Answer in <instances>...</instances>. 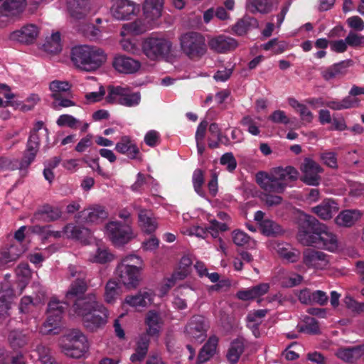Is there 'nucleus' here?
I'll return each instance as SVG.
<instances>
[{
	"label": "nucleus",
	"mask_w": 364,
	"mask_h": 364,
	"mask_svg": "<svg viewBox=\"0 0 364 364\" xmlns=\"http://www.w3.org/2000/svg\"><path fill=\"white\" fill-rule=\"evenodd\" d=\"M66 97L67 96H60L58 97V100H53L51 103V107L55 110H59L61 107L75 106V103Z\"/></svg>",
	"instance_id": "nucleus-58"
},
{
	"label": "nucleus",
	"mask_w": 364,
	"mask_h": 364,
	"mask_svg": "<svg viewBox=\"0 0 364 364\" xmlns=\"http://www.w3.org/2000/svg\"><path fill=\"white\" fill-rule=\"evenodd\" d=\"M241 124L243 126H247L248 127L247 131L252 135H258L260 132L258 127L250 116L244 117L241 120Z\"/></svg>",
	"instance_id": "nucleus-62"
},
{
	"label": "nucleus",
	"mask_w": 364,
	"mask_h": 364,
	"mask_svg": "<svg viewBox=\"0 0 364 364\" xmlns=\"http://www.w3.org/2000/svg\"><path fill=\"white\" fill-rule=\"evenodd\" d=\"M112 65L119 73L132 74L136 73L140 69L141 63L125 55H119L114 58Z\"/></svg>",
	"instance_id": "nucleus-19"
},
{
	"label": "nucleus",
	"mask_w": 364,
	"mask_h": 364,
	"mask_svg": "<svg viewBox=\"0 0 364 364\" xmlns=\"http://www.w3.org/2000/svg\"><path fill=\"white\" fill-rule=\"evenodd\" d=\"M141 48L144 54L151 60H167L171 52L172 43L165 38L151 36L144 40Z\"/></svg>",
	"instance_id": "nucleus-6"
},
{
	"label": "nucleus",
	"mask_w": 364,
	"mask_h": 364,
	"mask_svg": "<svg viewBox=\"0 0 364 364\" xmlns=\"http://www.w3.org/2000/svg\"><path fill=\"white\" fill-rule=\"evenodd\" d=\"M259 225L262 234L268 237H277L284 232L281 225L272 220L265 219Z\"/></svg>",
	"instance_id": "nucleus-38"
},
{
	"label": "nucleus",
	"mask_w": 364,
	"mask_h": 364,
	"mask_svg": "<svg viewBox=\"0 0 364 364\" xmlns=\"http://www.w3.org/2000/svg\"><path fill=\"white\" fill-rule=\"evenodd\" d=\"M32 330L14 329L8 335V341L10 346L14 350H18L26 346L31 341Z\"/></svg>",
	"instance_id": "nucleus-21"
},
{
	"label": "nucleus",
	"mask_w": 364,
	"mask_h": 364,
	"mask_svg": "<svg viewBox=\"0 0 364 364\" xmlns=\"http://www.w3.org/2000/svg\"><path fill=\"white\" fill-rule=\"evenodd\" d=\"M210 48L218 53H223L235 50L238 46L237 41L226 36H218L208 42Z\"/></svg>",
	"instance_id": "nucleus-18"
},
{
	"label": "nucleus",
	"mask_w": 364,
	"mask_h": 364,
	"mask_svg": "<svg viewBox=\"0 0 364 364\" xmlns=\"http://www.w3.org/2000/svg\"><path fill=\"white\" fill-rule=\"evenodd\" d=\"M38 33V27L36 25L30 24L12 32L10 34V39L21 43L30 44L36 40Z\"/></svg>",
	"instance_id": "nucleus-20"
},
{
	"label": "nucleus",
	"mask_w": 364,
	"mask_h": 364,
	"mask_svg": "<svg viewBox=\"0 0 364 364\" xmlns=\"http://www.w3.org/2000/svg\"><path fill=\"white\" fill-rule=\"evenodd\" d=\"M232 240L237 246H243L247 248L253 249L255 247L256 242L248 236L245 232L235 230L232 232Z\"/></svg>",
	"instance_id": "nucleus-44"
},
{
	"label": "nucleus",
	"mask_w": 364,
	"mask_h": 364,
	"mask_svg": "<svg viewBox=\"0 0 364 364\" xmlns=\"http://www.w3.org/2000/svg\"><path fill=\"white\" fill-rule=\"evenodd\" d=\"M300 169L303 173L301 181L309 186H318L321 181L319 173H322L323 169L315 161L310 158H305L300 166Z\"/></svg>",
	"instance_id": "nucleus-9"
},
{
	"label": "nucleus",
	"mask_w": 364,
	"mask_h": 364,
	"mask_svg": "<svg viewBox=\"0 0 364 364\" xmlns=\"http://www.w3.org/2000/svg\"><path fill=\"white\" fill-rule=\"evenodd\" d=\"M112 258V255L109 254L106 250L98 248L93 257L92 261L100 264H105L110 261Z\"/></svg>",
	"instance_id": "nucleus-60"
},
{
	"label": "nucleus",
	"mask_w": 364,
	"mask_h": 364,
	"mask_svg": "<svg viewBox=\"0 0 364 364\" xmlns=\"http://www.w3.org/2000/svg\"><path fill=\"white\" fill-rule=\"evenodd\" d=\"M346 41L351 47H364V36H359L353 31H350Z\"/></svg>",
	"instance_id": "nucleus-54"
},
{
	"label": "nucleus",
	"mask_w": 364,
	"mask_h": 364,
	"mask_svg": "<svg viewBox=\"0 0 364 364\" xmlns=\"http://www.w3.org/2000/svg\"><path fill=\"white\" fill-rule=\"evenodd\" d=\"M139 225L147 232L152 233L157 228V223L153 213L150 210L141 209L138 213Z\"/></svg>",
	"instance_id": "nucleus-31"
},
{
	"label": "nucleus",
	"mask_w": 364,
	"mask_h": 364,
	"mask_svg": "<svg viewBox=\"0 0 364 364\" xmlns=\"http://www.w3.org/2000/svg\"><path fill=\"white\" fill-rule=\"evenodd\" d=\"M296 238L304 246H314L334 252L338 248V239L323 223L315 217L306 215L299 226Z\"/></svg>",
	"instance_id": "nucleus-1"
},
{
	"label": "nucleus",
	"mask_w": 364,
	"mask_h": 364,
	"mask_svg": "<svg viewBox=\"0 0 364 364\" xmlns=\"http://www.w3.org/2000/svg\"><path fill=\"white\" fill-rule=\"evenodd\" d=\"M36 155L34 153L23 152V155L20 161H18V168L21 171H26L30 165L33 162Z\"/></svg>",
	"instance_id": "nucleus-52"
},
{
	"label": "nucleus",
	"mask_w": 364,
	"mask_h": 364,
	"mask_svg": "<svg viewBox=\"0 0 364 364\" xmlns=\"http://www.w3.org/2000/svg\"><path fill=\"white\" fill-rule=\"evenodd\" d=\"M164 0H145L143 11L145 17L151 21L156 20L161 16Z\"/></svg>",
	"instance_id": "nucleus-29"
},
{
	"label": "nucleus",
	"mask_w": 364,
	"mask_h": 364,
	"mask_svg": "<svg viewBox=\"0 0 364 364\" xmlns=\"http://www.w3.org/2000/svg\"><path fill=\"white\" fill-rule=\"evenodd\" d=\"M272 0H249L247 4V8L252 14H267L272 11Z\"/></svg>",
	"instance_id": "nucleus-37"
},
{
	"label": "nucleus",
	"mask_w": 364,
	"mask_h": 364,
	"mask_svg": "<svg viewBox=\"0 0 364 364\" xmlns=\"http://www.w3.org/2000/svg\"><path fill=\"white\" fill-rule=\"evenodd\" d=\"M319 158L326 166L333 168H336L338 167L337 158L334 152L326 151L321 153L319 155Z\"/></svg>",
	"instance_id": "nucleus-53"
},
{
	"label": "nucleus",
	"mask_w": 364,
	"mask_h": 364,
	"mask_svg": "<svg viewBox=\"0 0 364 364\" xmlns=\"http://www.w3.org/2000/svg\"><path fill=\"white\" fill-rule=\"evenodd\" d=\"M245 349L244 341L240 338L234 340L228 349L227 353L228 360L232 364H235L239 360V358Z\"/></svg>",
	"instance_id": "nucleus-36"
},
{
	"label": "nucleus",
	"mask_w": 364,
	"mask_h": 364,
	"mask_svg": "<svg viewBox=\"0 0 364 364\" xmlns=\"http://www.w3.org/2000/svg\"><path fill=\"white\" fill-rule=\"evenodd\" d=\"M338 210V204L334 200L328 198L323 200L321 204L312 208V212L324 220L332 218Z\"/></svg>",
	"instance_id": "nucleus-22"
},
{
	"label": "nucleus",
	"mask_w": 364,
	"mask_h": 364,
	"mask_svg": "<svg viewBox=\"0 0 364 364\" xmlns=\"http://www.w3.org/2000/svg\"><path fill=\"white\" fill-rule=\"evenodd\" d=\"M88 282L89 280L87 278H79L75 279L71 283L65 298V303L67 306L71 305L73 301L83 297L88 289Z\"/></svg>",
	"instance_id": "nucleus-16"
},
{
	"label": "nucleus",
	"mask_w": 364,
	"mask_h": 364,
	"mask_svg": "<svg viewBox=\"0 0 364 364\" xmlns=\"http://www.w3.org/2000/svg\"><path fill=\"white\" fill-rule=\"evenodd\" d=\"M44 50L50 53H58L61 50L60 33L56 32L48 38L43 44Z\"/></svg>",
	"instance_id": "nucleus-46"
},
{
	"label": "nucleus",
	"mask_w": 364,
	"mask_h": 364,
	"mask_svg": "<svg viewBox=\"0 0 364 364\" xmlns=\"http://www.w3.org/2000/svg\"><path fill=\"white\" fill-rule=\"evenodd\" d=\"M257 23V20L255 18L250 16H245L240 19L233 26L232 31L237 36L245 35L252 26Z\"/></svg>",
	"instance_id": "nucleus-42"
},
{
	"label": "nucleus",
	"mask_w": 364,
	"mask_h": 364,
	"mask_svg": "<svg viewBox=\"0 0 364 364\" xmlns=\"http://www.w3.org/2000/svg\"><path fill=\"white\" fill-rule=\"evenodd\" d=\"M299 172L293 166L277 167L269 173L259 171L256 176V182L260 188L267 193H282L288 184L298 178Z\"/></svg>",
	"instance_id": "nucleus-2"
},
{
	"label": "nucleus",
	"mask_w": 364,
	"mask_h": 364,
	"mask_svg": "<svg viewBox=\"0 0 364 364\" xmlns=\"http://www.w3.org/2000/svg\"><path fill=\"white\" fill-rule=\"evenodd\" d=\"M63 232L68 238L75 239L81 242L88 240L92 235L91 231L83 226L68 223L63 228Z\"/></svg>",
	"instance_id": "nucleus-24"
},
{
	"label": "nucleus",
	"mask_w": 364,
	"mask_h": 364,
	"mask_svg": "<svg viewBox=\"0 0 364 364\" xmlns=\"http://www.w3.org/2000/svg\"><path fill=\"white\" fill-rule=\"evenodd\" d=\"M71 60L77 68L90 72L100 67L105 61L106 55L100 48L83 45L72 48Z\"/></svg>",
	"instance_id": "nucleus-3"
},
{
	"label": "nucleus",
	"mask_w": 364,
	"mask_h": 364,
	"mask_svg": "<svg viewBox=\"0 0 364 364\" xmlns=\"http://www.w3.org/2000/svg\"><path fill=\"white\" fill-rule=\"evenodd\" d=\"M67 6L70 16L77 19L83 18L90 9L88 0H67Z\"/></svg>",
	"instance_id": "nucleus-25"
},
{
	"label": "nucleus",
	"mask_w": 364,
	"mask_h": 364,
	"mask_svg": "<svg viewBox=\"0 0 364 364\" xmlns=\"http://www.w3.org/2000/svg\"><path fill=\"white\" fill-rule=\"evenodd\" d=\"M144 323L146 326V333L144 334L149 336H159V333L164 325V320L161 314L156 310H149L144 319Z\"/></svg>",
	"instance_id": "nucleus-17"
},
{
	"label": "nucleus",
	"mask_w": 364,
	"mask_h": 364,
	"mask_svg": "<svg viewBox=\"0 0 364 364\" xmlns=\"http://www.w3.org/2000/svg\"><path fill=\"white\" fill-rule=\"evenodd\" d=\"M269 119L274 123H279L287 124L289 123V119L285 114V112L282 110L274 111L269 117Z\"/></svg>",
	"instance_id": "nucleus-64"
},
{
	"label": "nucleus",
	"mask_w": 364,
	"mask_h": 364,
	"mask_svg": "<svg viewBox=\"0 0 364 364\" xmlns=\"http://www.w3.org/2000/svg\"><path fill=\"white\" fill-rule=\"evenodd\" d=\"M21 255V251L14 252V246L11 245L7 251H4L1 253L0 263L6 264L9 262L15 261Z\"/></svg>",
	"instance_id": "nucleus-50"
},
{
	"label": "nucleus",
	"mask_w": 364,
	"mask_h": 364,
	"mask_svg": "<svg viewBox=\"0 0 364 364\" xmlns=\"http://www.w3.org/2000/svg\"><path fill=\"white\" fill-rule=\"evenodd\" d=\"M180 46L183 53L190 59H200L207 52L205 40L198 32H187L180 37Z\"/></svg>",
	"instance_id": "nucleus-5"
},
{
	"label": "nucleus",
	"mask_w": 364,
	"mask_h": 364,
	"mask_svg": "<svg viewBox=\"0 0 364 364\" xmlns=\"http://www.w3.org/2000/svg\"><path fill=\"white\" fill-rule=\"evenodd\" d=\"M14 299L13 291L11 289L0 290V314L7 315L11 307Z\"/></svg>",
	"instance_id": "nucleus-43"
},
{
	"label": "nucleus",
	"mask_w": 364,
	"mask_h": 364,
	"mask_svg": "<svg viewBox=\"0 0 364 364\" xmlns=\"http://www.w3.org/2000/svg\"><path fill=\"white\" fill-rule=\"evenodd\" d=\"M120 294L119 284L115 280H109L105 286V300L107 303H113Z\"/></svg>",
	"instance_id": "nucleus-45"
},
{
	"label": "nucleus",
	"mask_w": 364,
	"mask_h": 364,
	"mask_svg": "<svg viewBox=\"0 0 364 364\" xmlns=\"http://www.w3.org/2000/svg\"><path fill=\"white\" fill-rule=\"evenodd\" d=\"M107 234L115 246L128 243L133 237V232L129 223L111 221L106 225Z\"/></svg>",
	"instance_id": "nucleus-8"
},
{
	"label": "nucleus",
	"mask_w": 364,
	"mask_h": 364,
	"mask_svg": "<svg viewBox=\"0 0 364 364\" xmlns=\"http://www.w3.org/2000/svg\"><path fill=\"white\" fill-rule=\"evenodd\" d=\"M153 296L151 291L141 290L136 295L127 296L125 302L134 307H145L151 303Z\"/></svg>",
	"instance_id": "nucleus-30"
},
{
	"label": "nucleus",
	"mask_w": 364,
	"mask_h": 364,
	"mask_svg": "<svg viewBox=\"0 0 364 364\" xmlns=\"http://www.w3.org/2000/svg\"><path fill=\"white\" fill-rule=\"evenodd\" d=\"M269 288L267 283H261L250 289H242L237 292V297L242 301L255 299L265 294Z\"/></svg>",
	"instance_id": "nucleus-27"
},
{
	"label": "nucleus",
	"mask_w": 364,
	"mask_h": 364,
	"mask_svg": "<svg viewBox=\"0 0 364 364\" xmlns=\"http://www.w3.org/2000/svg\"><path fill=\"white\" fill-rule=\"evenodd\" d=\"M303 263L309 268L321 269L328 265V258L321 251L308 248L303 252Z\"/></svg>",
	"instance_id": "nucleus-14"
},
{
	"label": "nucleus",
	"mask_w": 364,
	"mask_h": 364,
	"mask_svg": "<svg viewBox=\"0 0 364 364\" xmlns=\"http://www.w3.org/2000/svg\"><path fill=\"white\" fill-rule=\"evenodd\" d=\"M208 131L210 136L208 138V145L210 149H217L223 141V134L217 123H211Z\"/></svg>",
	"instance_id": "nucleus-41"
},
{
	"label": "nucleus",
	"mask_w": 364,
	"mask_h": 364,
	"mask_svg": "<svg viewBox=\"0 0 364 364\" xmlns=\"http://www.w3.org/2000/svg\"><path fill=\"white\" fill-rule=\"evenodd\" d=\"M115 150L122 154H126L131 159H139V149L128 136L121 137L116 144Z\"/></svg>",
	"instance_id": "nucleus-23"
},
{
	"label": "nucleus",
	"mask_w": 364,
	"mask_h": 364,
	"mask_svg": "<svg viewBox=\"0 0 364 364\" xmlns=\"http://www.w3.org/2000/svg\"><path fill=\"white\" fill-rule=\"evenodd\" d=\"M352 60H346L335 63L322 72V77L326 80L343 76L347 73V69L352 65Z\"/></svg>",
	"instance_id": "nucleus-26"
},
{
	"label": "nucleus",
	"mask_w": 364,
	"mask_h": 364,
	"mask_svg": "<svg viewBox=\"0 0 364 364\" xmlns=\"http://www.w3.org/2000/svg\"><path fill=\"white\" fill-rule=\"evenodd\" d=\"M71 87L68 81L53 80L49 85L50 96L53 100H58L60 96H70Z\"/></svg>",
	"instance_id": "nucleus-35"
},
{
	"label": "nucleus",
	"mask_w": 364,
	"mask_h": 364,
	"mask_svg": "<svg viewBox=\"0 0 364 364\" xmlns=\"http://www.w3.org/2000/svg\"><path fill=\"white\" fill-rule=\"evenodd\" d=\"M361 214L356 210H345L335 218L336 225L341 227H351L360 218Z\"/></svg>",
	"instance_id": "nucleus-33"
},
{
	"label": "nucleus",
	"mask_w": 364,
	"mask_h": 364,
	"mask_svg": "<svg viewBox=\"0 0 364 364\" xmlns=\"http://www.w3.org/2000/svg\"><path fill=\"white\" fill-rule=\"evenodd\" d=\"M204 181L203 171L200 168L196 169L193 174V187L196 192L202 197L205 196V192L202 188Z\"/></svg>",
	"instance_id": "nucleus-48"
},
{
	"label": "nucleus",
	"mask_w": 364,
	"mask_h": 364,
	"mask_svg": "<svg viewBox=\"0 0 364 364\" xmlns=\"http://www.w3.org/2000/svg\"><path fill=\"white\" fill-rule=\"evenodd\" d=\"M141 268L131 269L129 264H118L115 274L120 282L128 288H136L140 282Z\"/></svg>",
	"instance_id": "nucleus-11"
},
{
	"label": "nucleus",
	"mask_w": 364,
	"mask_h": 364,
	"mask_svg": "<svg viewBox=\"0 0 364 364\" xmlns=\"http://www.w3.org/2000/svg\"><path fill=\"white\" fill-rule=\"evenodd\" d=\"M18 168V159H9L6 156L0 157V171L16 170Z\"/></svg>",
	"instance_id": "nucleus-57"
},
{
	"label": "nucleus",
	"mask_w": 364,
	"mask_h": 364,
	"mask_svg": "<svg viewBox=\"0 0 364 364\" xmlns=\"http://www.w3.org/2000/svg\"><path fill=\"white\" fill-rule=\"evenodd\" d=\"M336 355L338 358L348 363H354L358 360L363 359L360 344L353 347L341 348Z\"/></svg>",
	"instance_id": "nucleus-28"
},
{
	"label": "nucleus",
	"mask_w": 364,
	"mask_h": 364,
	"mask_svg": "<svg viewBox=\"0 0 364 364\" xmlns=\"http://www.w3.org/2000/svg\"><path fill=\"white\" fill-rule=\"evenodd\" d=\"M136 5L129 0H119L111 8L114 18L121 21L130 19L132 16L136 15Z\"/></svg>",
	"instance_id": "nucleus-15"
},
{
	"label": "nucleus",
	"mask_w": 364,
	"mask_h": 364,
	"mask_svg": "<svg viewBox=\"0 0 364 364\" xmlns=\"http://www.w3.org/2000/svg\"><path fill=\"white\" fill-rule=\"evenodd\" d=\"M279 255L289 262H296L300 258V252L296 249L292 248L289 245L279 244L277 249Z\"/></svg>",
	"instance_id": "nucleus-39"
},
{
	"label": "nucleus",
	"mask_w": 364,
	"mask_h": 364,
	"mask_svg": "<svg viewBox=\"0 0 364 364\" xmlns=\"http://www.w3.org/2000/svg\"><path fill=\"white\" fill-rule=\"evenodd\" d=\"M6 16H18L26 9V0H6Z\"/></svg>",
	"instance_id": "nucleus-40"
},
{
	"label": "nucleus",
	"mask_w": 364,
	"mask_h": 364,
	"mask_svg": "<svg viewBox=\"0 0 364 364\" xmlns=\"http://www.w3.org/2000/svg\"><path fill=\"white\" fill-rule=\"evenodd\" d=\"M61 215L62 211L59 208L46 204L35 213L34 218L45 222H52L59 219Z\"/></svg>",
	"instance_id": "nucleus-32"
},
{
	"label": "nucleus",
	"mask_w": 364,
	"mask_h": 364,
	"mask_svg": "<svg viewBox=\"0 0 364 364\" xmlns=\"http://www.w3.org/2000/svg\"><path fill=\"white\" fill-rule=\"evenodd\" d=\"M207 327L205 318L196 315L187 323L185 333L189 338L201 343L206 338Z\"/></svg>",
	"instance_id": "nucleus-10"
},
{
	"label": "nucleus",
	"mask_w": 364,
	"mask_h": 364,
	"mask_svg": "<svg viewBox=\"0 0 364 364\" xmlns=\"http://www.w3.org/2000/svg\"><path fill=\"white\" fill-rule=\"evenodd\" d=\"M62 315L57 314H48V318L44 325L45 327H50L51 328L48 330V332H53L54 330L58 328L61 322Z\"/></svg>",
	"instance_id": "nucleus-56"
},
{
	"label": "nucleus",
	"mask_w": 364,
	"mask_h": 364,
	"mask_svg": "<svg viewBox=\"0 0 364 364\" xmlns=\"http://www.w3.org/2000/svg\"><path fill=\"white\" fill-rule=\"evenodd\" d=\"M218 339L216 336H212L209 338L208 341L201 348L197 359L198 364H203L205 362V358H203V353L204 352H208L209 355H214L216 351Z\"/></svg>",
	"instance_id": "nucleus-47"
},
{
	"label": "nucleus",
	"mask_w": 364,
	"mask_h": 364,
	"mask_svg": "<svg viewBox=\"0 0 364 364\" xmlns=\"http://www.w3.org/2000/svg\"><path fill=\"white\" fill-rule=\"evenodd\" d=\"M60 348L67 357L79 359L88 350L87 340L80 331L73 329L65 335Z\"/></svg>",
	"instance_id": "nucleus-4"
},
{
	"label": "nucleus",
	"mask_w": 364,
	"mask_h": 364,
	"mask_svg": "<svg viewBox=\"0 0 364 364\" xmlns=\"http://www.w3.org/2000/svg\"><path fill=\"white\" fill-rule=\"evenodd\" d=\"M150 336L146 334H142L140 336L139 341L136 343V350L141 353L142 354L146 355L149 343H150Z\"/></svg>",
	"instance_id": "nucleus-61"
},
{
	"label": "nucleus",
	"mask_w": 364,
	"mask_h": 364,
	"mask_svg": "<svg viewBox=\"0 0 364 364\" xmlns=\"http://www.w3.org/2000/svg\"><path fill=\"white\" fill-rule=\"evenodd\" d=\"M264 193L261 195V200L269 207L276 206L282 203V198L279 196Z\"/></svg>",
	"instance_id": "nucleus-55"
},
{
	"label": "nucleus",
	"mask_w": 364,
	"mask_h": 364,
	"mask_svg": "<svg viewBox=\"0 0 364 364\" xmlns=\"http://www.w3.org/2000/svg\"><path fill=\"white\" fill-rule=\"evenodd\" d=\"M108 311L104 306L97 309L82 318L84 326L90 331H95L103 327L107 322Z\"/></svg>",
	"instance_id": "nucleus-13"
},
{
	"label": "nucleus",
	"mask_w": 364,
	"mask_h": 364,
	"mask_svg": "<svg viewBox=\"0 0 364 364\" xmlns=\"http://www.w3.org/2000/svg\"><path fill=\"white\" fill-rule=\"evenodd\" d=\"M64 309L65 307L59 301L53 299L48 303L47 314L63 315Z\"/></svg>",
	"instance_id": "nucleus-63"
},
{
	"label": "nucleus",
	"mask_w": 364,
	"mask_h": 364,
	"mask_svg": "<svg viewBox=\"0 0 364 364\" xmlns=\"http://www.w3.org/2000/svg\"><path fill=\"white\" fill-rule=\"evenodd\" d=\"M75 312L84 318L92 311L100 308L103 305L97 301L95 294H88L80 298L71 304Z\"/></svg>",
	"instance_id": "nucleus-12"
},
{
	"label": "nucleus",
	"mask_w": 364,
	"mask_h": 364,
	"mask_svg": "<svg viewBox=\"0 0 364 364\" xmlns=\"http://www.w3.org/2000/svg\"><path fill=\"white\" fill-rule=\"evenodd\" d=\"M345 303L348 309L356 314L364 312V302H358L351 297H346Z\"/></svg>",
	"instance_id": "nucleus-59"
},
{
	"label": "nucleus",
	"mask_w": 364,
	"mask_h": 364,
	"mask_svg": "<svg viewBox=\"0 0 364 364\" xmlns=\"http://www.w3.org/2000/svg\"><path fill=\"white\" fill-rule=\"evenodd\" d=\"M220 162L222 165L226 166L227 170L230 172L233 171L237 167V161L231 152L222 155Z\"/></svg>",
	"instance_id": "nucleus-51"
},
{
	"label": "nucleus",
	"mask_w": 364,
	"mask_h": 364,
	"mask_svg": "<svg viewBox=\"0 0 364 364\" xmlns=\"http://www.w3.org/2000/svg\"><path fill=\"white\" fill-rule=\"evenodd\" d=\"M80 217L87 223H97L107 217V213L102 206H95L80 212Z\"/></svg>",
	"instance_id": "nucleus-34"
},
{
	"label": "nucleus",
	"mask_w": 364,
	"mask_h": 364,
	"mask_svg": "<svg viewBox=\"0 0 364 364\" xmlns=\"http://www.w3.org/2000/svg\"><path fill=\"white\" fill-rule=\"evenodd\" d=\"M107 90L106 101L108 103L119 104L126 107H133L139 104L140 93L131 92L128 87L109 85Z\"/></svg>",
	"instance_id": "nucleus-7"
},
{
	"label": "nucleus",
	"mask_w": 364,
	"mask_h": 364,
	"mask_svg": "<svg viewBox=\"0 0 364 364\" xmlns=\"http://www.w3.org/2000/svg\"><path fill=\"white\" fill-rule=\"evenodd\" d=\"M56 122L60 127L67 126L71 129H76L77 127V124H80V121L78 119L70 114L60 115Z\"/></svg>",
	"instance_id": "nucleus-49"
}]
</instances>
